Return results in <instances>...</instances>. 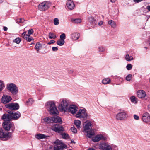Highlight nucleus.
<instances>
[{"mask_svg": "<svg viewBox=\"0 0 150 150\" xmlns=\"http://www.w3.org/2000/svg\"><path fill=\"white\" fill-rule=\"evenodd\" d=\"M46 105L47 110L51 115H54L58 114V111L54 102H48Z\"/></svg>", "mask_w": 150, "mask_h": 150, "instance_id": "f257e3e1", "label": "nucleus"}, {"mask_svg": "<svg viewBox=\"0 0 150 150\" xmlns=\"http://www.w3.org/2000/svg\"><path fill=\"white\" fill-rule=\"evenodd\" d=\"M3 128L7 131H9L11 129L12 131L15 129L14 126L13 122H4L3 123Z\"/></svg>", "mask_w": 150, "mask_h": 150, "instance_id": "f03ea898", "label": "nucleus"}, {"mask_svg": "<svg viewBox=\"0 0 150 150\" xmlns=\"http://www.w3.org/2000/svg\"><path fill=\"white\" fill-rule=\"evenodd\" d=\"M69 107V105L67 101L63 100L61 102L60 105L59 106V108L61 111L65 112L67 111Z\"/></svg>", "mask_w": 150, "mask_h": 150, "instance_id": "7ed1b4c3", "label": "nucleus"}, {"mask_svg": "<svg viewBox=\"0 0 150 150\" xmlns=\"http://www.w3.org/2000/svg\"><path fill=\"white\" fill-rule=\"evenodd\" d=\"M54 143L55 145L54 146V150H63L66 147V146L63 143L58 140L55 141Z\"/></svg>", "mask_w": 150, "mask_h": 150, "instance_id": "20e7f679", "label": "nucleus"}, {"mask_svg": "<svg viewBox=\"0 0 150 150\" xmlns=\"http://www.w3.org/2000/svg\"><path fill=\"white\" fill-rule=\"evenodd\" d=\"M51 129L58 133H62L64 131L63 127L59 124H54L52 125L51 128Z\"/></svg>", "mask_w": 150, "mask_h": 150, "instance_id": "39448f33", "label": "nucleus"}, {"mask_svg": "<svg viewBox=\"0 0 150 150\" xmlns=\"http://www.w3.org/2000/svg\"><path fill=\"white\" fill-rule=\"evenodd\" d=\"M7 89L13 95H16L18 93V88L14 84L11 83L7 84Z\"/></svg>", "mask_w": 150, "mask_h": 150, "instance_id": "423d86ee", "label": "nucleus"}, {"mask_svg": "<svg viewBox=\"0 0 150 150\" xmlns=\"http://www.w3.org/2000/svg\"><path fill=\"white\" fill-rule=\"evenodd\" d=\"M50 6V4L48 1H44L38 6V9L41 11L47 10Z\"/></svg>", "mask_w": 150, "mask_h": 150, "instance_id": "0eeeda50", "label": "nucleus"}, {"mask_svg": "<svg viewBox=\"0 0 150 150\" xmlns=\"http://www.w3.org/2000/svg\"><path fill=\"white\" fill-rule=\"evenodd\" d=\"M11 134L10 132H4L2 128L0 129V138L3 139L4 140H8L11 137Z\"/></svg>", "mask_w": 150, "mask_h": 150, "instance_id": "6e6552de", "label": "nucleus"}, {"mask_svg": "<svg viewBox=\"0 0 150 150\" xmlns=\"http://www.w3.org/2000/svg\"><path fill=\"white\" fill-rule=\"evenodd\" d=\"M127 117V113L123 111L120 112L118 113L116 115V118L118 120H123L126 119Z\"/></svg>", "mask_w": 150, "mask_h": 150, "instance_id": "1a4fd4ad", "label": "nucleus"}, {"mask_svg": "<svg viewBox=\"0 0 150 150\" xmlns=\"http://www.w3.org/2000/svg\"><path fill=\"white\" fill-rule=\"evenodd\" d=\"M87 117V113L85 110H80L76 115V117L79 118H85Z\"/></svg>", "mask_w": 150, "mask_h": 150, "instance_id": "9d476101", "label": "nucleus"}, {"mask_svg": "<svg viewBox=\"0 0 150 150\" xmlns=\"http://www.w3.org/2000/svg\"><path fill=\"white\" fill-rule=\"evenodd\" d=\"M6 108L12 110H18L19 108V105L18 104L16 103H10L5 105Z\"/></svg>", "mask_w": 150, "mask_h": 150, "instance_id": "9b49d317", "label": "nucleus"}, {"mask_svg": "<svg viewBox=\"0 0 150 150\" xmlns=\"http://www.w3.org/2000/svg\"><path fill=\"white\" fill-rule=\"evenodd\" d=\"M12 116L11 114L7 113L4 114L2 117L1 118L4 122H10L12 119Z\"/></svg>", "mask_w": 150, "mask_h": 150, "instance_id": "f8f14e48", "label": "nucleus"}, {"mask_svg": "<svg viewBox=\"0 0 150 150\" xmlns=\"http://www.w3.org/2000/svg\"><path fill=\"white\" fill-rule=\"evenodd\" d=\"M142 120L145 122L147 123L150 121V115L147 112L144 113L142 115Z\"/></svg>", "mask_w": 150, "mask_h": 150, "instance_id": "ddd939ff", "label": "nucleus"}, {"mask_svg": "<svg viewBox=\"0 0 150 150\" xmlns=\"http://www.w3.org/2000/svg\"><path fill=\"white\" fill-rule=\"evenodd\" d=\"M12 100V98L10 96L7 95H4L2 98V101L4 104L9 103Z\"/></svg>", "mask_w": 150, "mask_h": 150, "instance_id": "4468645a", "label": "nucleus"}, {"mask_svg": "<svg viewBox=\"0 0 150 150\" xmlns=\"http://www.w3.org/2000/svg\"><path fill=\"white\" fill-rule=\"evenodd\" d=\"M137 96L140 98H144L146 96V92L143 90H138L137 92Z\"/></svg>", "mask_w": 150, "mask_h": 150, "instance_id": "2eb2a0df", "label": "nucleus"}, {"mask_svg": "<svg viewBox=\"0 0 150 150\" xmlns=\"http://www.w3.org/2000/svg\"><path fill=\"white\" fill-rule=\"evenodd\" d=\"M9 114H11L12 116V119L17 120L21 116V114L18 112L16 113H13L12 112H8Z\"/></svg>", "mask_w": 150, "mask_h": 150, "instance_id": "dca6fc26", "label": "nucleus"}, {"mask_svg": "<svg viewBox=\"0 0 150 150\" xmlns=\"http://www.w3.org/2000/svg\"><path fill=\"white\" fill-rule=\"evenodd\" d=\"M100 147L102 150H112L111 146L106 143L101 144Z\"/></svg>", "mask_w": 150, "mask_h": 150, "instance_id": "f3484780", "label": "nucleus"}, {"mask_svg": "<svg viewBox=\"0 0 150 150\" xmlns=\"http://www.w3.org/2000/svg\"><path fill=\"white\" fill-rule=\"evenodd\" d=\"M77 111V107L75 105H71L68 109L67 112H69L72 114L76 113Z\"/></svg>", "mask_w": 150, "mask_h": 150, "instance_id": "a211bd4d", "label": "nucleus"}, {"mask_svg": "<svg viewBox=\"0 0 150 150\" xmlns=\"http://www.w3.org/2000/svg\"><path fill=\"white\" fill-rule=\"evenodd\" d=\"M67 6L70 10H72L75 7V5L74 2L71 0H68L66 4Z\"/></svg>", "mask_w": 150, "mask_h": 150, "instance_id": "6ab92c4d", "label": "nucleus"}, {"mask_svg": "<svg viewBox=\"0 0 150 150\" xmlns=\"http://www.w3.org/2000/svg\"><path fill=\"white\" fill-rule=\"evenodd\" d=\"M104 139V137L102 135H98L92 138V140L94 142H98L101 139Z\"/></svg>", "mask_w": 150, "mask_h": 150, "instance_id": "aec40b11", "label": "nucleus"}, {"mask_svg": "<svg viewBox=\"0 0 150 150\" xmlns=\"http://www.w3.org/2000/svg\"><path fill=\"white\" fill-rule=\"evenodd\" d=\"M52 123L54 122L55 123H62V120L61 118L59 116H57L54 117H52Z\"/></svg>", "mask_w": 150, "mask_h": 150, "instance_id": "412c9836", "label": "nucleus"}, {"mask_svg": "<svg viewBox=\"0 0 150 150\" xmlns=\"http://www.w3.org/2000/svg\"><path fill=\"white\" fill-rule=\"evenodd\" d=\"M87 133V137L91 138L94 135V133L92 129H90L86 131V132H85Z\"/></svg>", "mask_w": 150, "mask_h": 150, "instance_id": "4be33fe9", "label": "nucleus"}, {"mask_svg": "<svg viewBox=\"0 0 150 150\" xmlns=\"http://www.w3.org/2000/svg\"><path fill=\"white\" fill-rule=\"evenodd\" d=\"M80 36V34L77 33H72L71 35V38L74 40H77Z\"/></svg>", "mask_w": 150, "mask_h": 150, "instance_id": "5701e85b", "label": "nucleus"}, {"mask_svg": "<svg viewBox=\"0 0 150 150\" xmlns=\"http://www.w3.org/2000/svg\"><path fill=\"white\" fill-rule=\"evenodd\" d=\"M87 123L84 127V131L85 132H86V131L90 130V127L92 125L91 123L90 122L86 121Z\"/></svg>", "mask_w": 150, "mask_h": 150, "instance_id": "b1692460", "label": "nucleus"}, {"mask_svg": "<svg viewBox=\"0 0 150 150\" xmlns=\"http://www.w3.org/2000/svg\"><path fill=\"white\" fill-rule=\"evenodd\" d=\"M36 137L38 139H42L43 138H47L49 137V136H47L44 134H38L36 135Z\"/></svg>", "mask_w": 150, "mask_h": 150, "instance_id": "393cba45", "label": "nucleus"}, {"mask_svg": "<svg viewBox=\"0 0 150 150\" xmlns=\"http://www.w3.org/2000/svg\"><path fill=\"white\" fill-rule=\"evenodd\" d=\"M42 48V44L40 42H37L35 47V49L38 52H39V50L41 49Z\"/></svg>", "mask_w": 150, "mask_h": 150, "instance_id": "a878e982", "label": "nucleus"}, {"mask_svg": "<svg viewBox=\"0 0 150 150\" xmlns=\"http://www.w3.org/2000/svg\"><path fill=\"white\" fill-rule=\"evenodd\" d=\"M74 122L77 128L79 129L81 127V122L80 121L78 120H75Z\"/></svg>", "mask_w": 150, "mask_h": 150, "instance_id": "bb28decb", "label": "nucleus"}, {"mask_svg": "<svg viewBox=\"0 0 150 150\" xmlns=\"http://www.w3.org/2000/svg\"><path fill=\"white\" fill-rule=\"evenodd\" d=\"M48 37L50 39H55L57 37V36L55 33L50 32L49 33Z\"/></svg>", "mask_w": 150, "mask_h": 150, "instance_id": "cd10ccee", "label": "nucleus"}, {"mask_svg": "<svg viewBox=\"0 0 150 150\" xmlns=\"http://www.w3.org/2000/svg\"><path fill=\"white\" fill-rule=\"evenodd\" d=\"M111 81L109 78H105L103 79L102 81V83L104 84H109Z\"/></svg>", "mask_w": 150, "mask_h": 150, "instance_id": "c85d7f7f", "label": "nucleus"}, {"mask_svg": "<svg viewBox=\"0 0 150 150\" xmlns=\"http://www.w3.org/2000/svg\"><path fill=\"white\" fill-rule=\"evenodd\" d=\"M61 135L62 136V138L64 139H69L70 137L68 134L62 132Z\"/></svg>", "mask_w": 150, "mask_h": 150, "instance_id": "c756f323", "label": "nucleus"}, {"mask_svg": "<svg viewBox=\"0 0 150 150\" xmlns=\"http://www.w3.org/2000/svg\"><path fill=\"white\" fill-rule=\"evenodd\" d=\"M108 23L112 28H115L116 26V23L112 20L109 21L108 22Z\"/></svg>", "mask_w": 150, "mask_h": 150, "instance_id": "7c9ffc66", "label": "nucleus"}, {"mask_svg": "<svg viewBox=\"0 0 150 150\" xmlns=\"http://www.w3.org/2000/svg\"><path fill=\"white\" fill-rule=\"evenodd\" d=\"M125 59L128 61H130L133 59V57L132 56H129V54H127L125 56Z\"/></svg>", "mask_w": 150, "mask_h": 150, "instance_id": "2f4dec72", "label": "nucleus"}, {"mask_svg": "<svg viewBox=\"0 0 150 150\" xmlns=\"http://www.w3.org/2000/svg\"><path fill=\"white\" fill-rule=\"evenodd\" d=\"M65 43V41L64 40H59L57 42V44L59 46H62Z\"/></svg>", "mask_w": 150, "mask_h": 150, "instance_id": "473e14b6", "label": "nucleus"}, {"mask_svg": "<svg viewBox=\"0 0 150 150\" xmlns=\"http://www.w3.org/2000/svg\"><path fill=\"white\" fill-rule=\"evenodd\" d=\"M5 87V85L3 81L0 80V92Z\"/></svg>", "mask_w": 150, "mask_h": 150, "instance_id": "72a5a7b5", "label": "nucleus"}, {"mask_svg": "<svg viewBox=\"0 0 150 150\" xmlns=\"http://www.w3.org/2000/svg\"><path fill=\"white\" fill-rule=\"evenodd\" d=\"M52 117H46L44 119V121L46 122H52Z\"/></svg>", "mask_w": 150, "mask_h": 150, "instance_id": "f704fd0d", "label": "nucleus"}, {"mask_svg": "<svg viewBox=\"0 0 150 150\" xmlns=\"http://www.w3.org/2000/svg\"><path fill=\"white\" fill-rule=\"evenodd\" d=\"M72 21L73 22H74L75 23H79L81 22V20L80 19L77 18L73 19L72 20Z\"/></svg>", "mask_w": 150, "mask_h": 150, "instance_id": "c9c22d12", "label": "nucleus"}, {"mask_svg": "<svg viewBox=\"0 0 150 150\" xmlns=\"http://www.w3.org/2000/svg\"><path fill=\"white\" fill-rule=\"evenodd\" d=\"M21 40V39L19 38H17L13 40V42L17 44H19Z\"/></svg>", "mask_w": 150, "mask_h": 150, "instance_id": "e433bc0d", "label": "nucleus"}, {"mask_svg": "<svg viewBox=\"0 0 150 150\" xmlns=\"http://www.w3.org/2000/svg\"><path fill=\"white\" fill-rule=\"evenodd\" d=\"M24 21L23 18H18L16 20V21L18 23H23Z\"/></svg>", "mask_w": 150, "mask_h": 150, "instance_id": "4c0bfd02", "label": "nucleus"}, {"mask_svg": "<svg viewBox=\"0 0 150 150\" xmlns=\"http://www.w3.org/2000/svg\"><path fill=\"white\" fill-rule=\"evenodd\" d=\"M132 76V75L131 74L128 75L126 77V79L128 81H130L131 79Z\"/></svg>", "mask_w": 150, "mask_h": 150, "instance_id": "58836bf2", "label": "nucleus"}, {"mask_svg": "<svg viewBox=\"0 0 150 150\" xmlns=\"http://www.w3.org/2000/svg\"><path fill=\"white\" fill-rule=\"evenodd\" d=\"M60 38L61 40H64L66 38L65 34L64 33H63L62 34L60 35Z\"/></svg>", "mask_w": 150, "mask_h": 150, "instance_id": "ea45409f", "label": "nucleus"}, {"mask_svg": "<svg viewBox=\"0 0 150 150\" xmlns=\"http://www.w3.org/2000/svg\"><path fill=\"white\" fill-rule=\"evenodd\" d=\"M132 66L131 64H129L127 65L126 68L127 70H130L132 69Z\"/></svg>", "mask_w": 150, "mask_h": 150, "instance_id": "a19ab883", "label": "nucleus"}, {"mask_svg": "<svg viewBox=\"0 0 150 150\" xmlns=\"http://www.w3.org/2000/svg\"><path fill=\"white\" fill-rule=\"evenodd\" d=\"M71 129L72 132L74 133H76L77 132V130L74 127H71Z\"/></svg>", "mask_w": 150, "mask_h": 150, "instance_id": "79ce46f5", "label": "nucleus"}, {"mask_svg": "<svg viewBox=\"0 0 150 150\" xmlns=\"http://www.w3.org/2000/svg\"><path fill=\"white\" fill-rule=\"evenodd\" d=\"M54 24L55 25L59 24V20L57 18H55L54 19Z\"/></svg>", "mask_w": 150, "mask_h": 150, "instance_id": "37998d69", "label": "nucleus"}, {"mask_svg": "<svg viewBox=\"0 0 150 150\" xmlns=\"http://www.w3.org/2000/svg\"><path fill=\"white\" fill-rule=\"evenodd\" d=\"M33 100L32 98H30L27 101V103H28V104L31 105L33 103Z\"/></svg>", "mask_w": 150, "mask_h": 150, "instance_id": "c03bdc74", "label": "nucleus"}, {"mask_svg": "<svg viewBox=\"0 0 150 150\" xmlns=\"http://www.w3.org/2000/svg\"><path fill=\"white\" fill-rule=\"evenodd\" d=\"M137 99V98L134 96H132L131 98V101L133 102L136 101Z\"/></svg>", "mask_w": 150, "mask_h": 150, "instance_id": "a18cd8bd", "label": "nucleus"}, {"mask_svg": "<svg viewBox=\"0 0 150 150\" xmlns=\"http://www.w3.org/2000/svg\"><path fill=\"white\" fill-rule=\"evenodd\" d=\"M33 30L31 29L29 30L28 31V35H29L30 36V35L31 34H32L33 33Z\"/></svg>", "mask_w": 150, "mask_h": 150, "instance_id": "49530a36", "label": "nucleus"}, {"mask_svg": "<svg viewBox=\"0 0 150 150\" xmlns=\"http://www.w3.org/2000/svg\"><path fill=\"white\" fill-rule=\"evenodd\" d=\"M52 50L53 51H57L58 50V48L57 47H52Z\"/></svg>", "mask_w": 150, "mask_h": 150, "instance_id": "de8ad7c7", "label": "nucleus"}, {"mask_svg": "<svg viewBox=\"0 0 150 150\" xmlns=\"http://www.w3.org/2000/svg\"><path fill=\"white\" fill-rule=\"evenodd\" d=\"M30 36L29 35L26 34V35H24L23 36V38L25 39H26V40H27L28 38Z\"/></svg>", "mask_w": 150, "mask_h": 150, "instance_id": "09e8293b", "label": "nucleus"}, {"mask_svg": "<svg viewBox=\"0 0 150 150\" xmlns=\"http://www.w3.org/2000/svg\"><path fill=\"white\" fill-rule=\"evenodd\" d=\"M99 50L100 52H102L104 51L105 49L103 47H100L99 48Z\"/></svg>", "mask_w": 150, "mask_h": 150, "instance_id": "8fccbe9b", "label": "nucleus"}, {"mask_svg": "<svg viewBox=\"0 0 150 150\" xmlns=\"http://www.w3.org/2000/svg\"><path fill=\"white\" fill-rule=\"evenodd\" d=\"M33 40H34V39H33V38H32V37H30H30H29L28 38V39L27 40V41H28V42H30L31 41Z\"/></svg>", "mask_w": 150, "mask_h": 150, "instance_id": "3c124183", "label": "nucleus"}, {"mask_svg": "<svg viewBox=\"0 0 150 150\" xmlns=\"http://www.w3.org/2000/svg\"><path fill=\"white\" fill-rule=\"evenodd\" d=\"M134 119L136 120H138L139 119V117L136 115H134Z\"/></svg>", "mask_w": 150, "mask_h": 150, "instance_id": "603ef678", "label": "nucleus"}, {"mask_svg": "<svg viewBox=\"0 0 150 150\" xmlns=\"http://www.w3.org/2000/svg\"><path fill=\"white\" fill-rule=\"evenodd\" d=\"M55 42V41L54 40H51L49 43H48V44H53Z\"/></svg>", "mask_w": 150, "mask_h": 150, "instance_id": "864d4df0", "label": "nucleus"}, {"mask_svg": "<svg viewBox=\"0 0 150 150\" xmlns=\"http://www.w3.org/2000/svg\"><path fill=\"white\" fill-rule=\"evenodd\" d=\"M73 72H74V70H69V71H68V73L69 74H72L73 73Z\"/></svg>", "mask_w": 150, "mask_h": 150, "instance_id": "5fc2aeb1", "label": "nucleus"}, {"mask_svg": "<svg viewBox=\"0 0 150 150\" xmlns=\"http://www.w3.org/2000/svg\"><path fill=\"white\" fill-rule=\"evenodd\" d=\"M143 0H134V1L135 3H139L143 1Z\"/></svg>", "mask_w": 150, "mask_h": 150, "instance_id": "6e6d98bb", "label": "nucleus"}, {"mask_svg": "<svg viewBox=\"0 0 150 150\" xmlns=\"http://www.w3.org/2000/svg\"><path fill=\"white\" fill-rule=\"evenodd\" d=\"M146 9L149 11H150V5H148L146 7Z\"/></svg>", "mask_w": 150, "mask_h": 150, "instance_id": "4d7b16f0", "label": "nucleus"}, {"mask_svg": "<svg viewBox=\"0 0 150 150\" xmlns=\"http://www.w3.org/2000/svg\"><path fill=\"white\" fill-rule=\"evenodd\" d=\"M4 30L5 31H6L7 30L8 28L6 27H4L3 28Z\"/></svg>", "mask_w": 150, "mask_h": 150, "instance_id": "13d9d810", "label": "nucleus"}, {"mask_svg": "<svg viewBox=\"0 0 150 150\" xmlns=\"http://www.w3.org/2000/svg\"><path fill=\"white\" fill-rule=\"evenodd\" d=\"M27 34H26V32H23V33L22 34V37H23V36H24V35H26Z\"/></svg>", "mask_w": 150, "mask_h": 150, "instance_id": "bf43d9fd", "label": "nucleus"}, {"mask_svg": "<svg viewBox=\"0 0 150 150\" xmlns=\"http://www.w3.org/2000/svg\"><path fill=\"white\" fill-rule=\"evenodd\" d=\"M89 19L90 20H91V21H92L94 20V18L93 17H92L89 18Z\"/></svg>", "mask_w": 150, "mask_h": 150, "instance_id": "052dcab7", "label": "nucleus"}, {"mask_svg": "<svg viewBox=\"0 0 150 150\" xmlns=\"http://www.w3.org/2000/svg\"><path fill=\"white\" fill-rule=\"evenodd\" d=\"M103 24V21H100L98 23V25H102Z\"/></svg>", "mask_w": 150, "mask_h": 150, "instance_id": "680f3d73", "label": "nucleus"}, {"mask_svg": "<svg viewBox=\"0 0 150 150\" xmlns=\"http://www.w3.org/2000/svg\"><path fill=\"white\" fill-rule=\"evenodd\" d=\"M110 1L112 2H114L116 1V0H110Z\"/></svg>", "mask_w": 150, "mask_h": 150, "instance_id": "e2e57ef3", "label": "nucleus"}, {"mask_svg": "<svg viewBox=\"0 0 150 150\" xmlns=\"http://www.w3.org/2000/svg\"><path fill=\"white\" fill-rule=\"evenodd\" d=\"M88 150H95L94 149H93L92 148H90Z\"/></svg>", "mask_w": 150, "mask_h": 150, "instance_id": "0e129e2a", "label": "nucleus"}, {"mask_svg": "<svg viewBox=\"0 0 150 150\" xmlns=\"http://www.w3.org/2000/svg\"><path fill=\"white\" fill-rule=\"evenodd\" d=\"M2 107H1L0 106V111H2Z\"/></svg>", "mask_w": 150, "mask_h": 150, "instance_id": "69168bd1", "label": "nucleus"}, {"mask_svg": "<svg viewBox=\"0 0 150 150\" xmlns=\"http://www.w3.org/2000/svg\"><path fill=\"white\" fill-rule=\"evenodd\" d=\"M144 48H145L146 50H147L148 49V48L146 47H145Z\"/></svg>", "mask_w": 150, "mask_h": 150, "instance_id": "338daca9", "label": "nucleus"}, {"mask_svg": "<svg viewBox=\"0 0 150 150\" xmlns=\"http://www.w3.org/2000/svg\"><path fill=\"white\" fill-rule=\"evenodd\" d=\"M149 45H150V43H149Z\"/></svg>", "mask_w": 150, "mask_h": 150, "instance_id": "774afa93", "label": "nucleus"}]
</instances>
